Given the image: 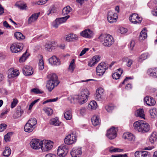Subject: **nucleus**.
Returning <instances> with one entry per match:
<instances>
[{
	"label": "nucleus",
	"mask_w": 157,
	"mask_h": 157,
	"mask_svg": "<svg viewBox=\"0 0 157 157\" xmlns=\"http://www.w3.org/2000/svg\"><path fill=\"white\" fill-rule=\"evenodd\" d=\"M89 92L87 89L82 90L78 95H75L71 98L73 100L75 99L77 100L78 102L80 104H82L87 102L88 99V95Z\"/></svg>",
	"instance_id": "obj_1"
},
{
	"label": "nucleus",
	"mask_w": 157,
	"mask_h": 157,
	"mask_svg": "<svg viewBox=\"0 0 157 157\" xmlns=\"http://www.w3.org/2000/svg\"><path fill=\"white\" fill-rule=\"evenodd\" d=\"M100 41L105 46L109 47L114 43L113 37L108 34H101L98 37Z\"/></svg>",
	"instance_id": "obj_2"
},
{
	"label": "nucleus",
	"mask_w": 157,
	"mask_h": 157,
	"mask_svg": "<svg viewBox=\"0 0 157 157\" xmlns=\"http://www.w3.org/2000/svg\"><path fill=\"white\" fill-rule=\"evenodd\" d=\"M50 78L49 80L47 82L46 86L49 91H51L55 87L57 86L59 82L58 77L55 74H52L50 75Z\"/></svg>",
	"instance_id": "obj_3"
},
{
	"label": "nucleus",
	"mask_w": 157,
	"mask_h": 157,
	"mask_svg": "<svg viewBox=\"0 0 157 157\" xmlns=\"http://www.w3.org/2000/svg\"><path fill=\"white\" fill-rule=\"evenodd\" d=\"M76 140L77 137L75 136V133L73 132L66 137L64 141L65 144L70 145L74 144L76 142Z\"/></svg>",
	"instance_id": "obj_4"
},
{
	"label": "nucleus",
	"mask_w": 157,
	"mask_h": 157,
	"mask_svg": "<svg viewBox=\"0 0 157 157\" xmlns=\"http://www.w3.org/2000/svg\"><path fill=\"white\" fill-rule=\"evenodd\" d=\"M108 68V66L105 62L100 63L96 68L97 75L99 76L102 75Z\"/></svg>",
	"instance_id": "obj_5"
},
{
	"label": "nucleus",
	"mask_w": 157,
	"mask_h": 157,
	"mask_svg": "<svg viewBox=\"0 0 157 157\" xmlns=\"http://www.w3.org/2000/svg\"><path fill=\"white\" fill-rule=\"evenodd\" d=\"M22 43H14L10 47V49L12 52L17 53L20 52L23 48Z\"/></svg>",
	"instance_id": "obj_6"
},
{
	"label": "nucleus",
	"mask_w": 157,
	"mask_h": 157,
	"mask_svg": "<svg viewBox=\"0 0 157 157\" xmlns=\"http://www.w3.org/2000/svg\"><path fill=\"white\" fill-rule=\"evenodd\" d=\"M53 142L50 140L42 141L41 149L43 151L50 150L52 147Z\"/></svg>",
	"instance_id": "obj_7"
},
{
	"label": "nucleus",
	"mask_w": 157,
	"mask_h": 157,
	"mask_svg": "<svg viewBox=\"0 0 157 157\" xmlns=\"http://www.w3.org/2000/svg\"><path fill=\"white\" fill-rule=\"evenodd\" d=\"M129 19L132 23L136 24H140L142 20V18L139 17L138 14L135 13L132 14Z\"/></svg>",
	"instance_id": "obj_8"
},
{
	"label": "nucleus",
	"mask_w": 157,
	"mask_h": 157,
	"mask_svg": "<svg viewBox=\"0 0 157 157\" xmlns=\"http://www.w3.org/2000/svg\"><path fill=\"white\" fill-rule=\"evenodd\" d=\"M42 141H40L39 139H33L30 142V145L31 147L34 149H38L41 148Z\"/></svg>",
	"instance_id": "obj_9"
},
{
	"label": "nucleus",
	"mask_w": 157,
	"mask_h": 157,
	"mask_svg": "<svg viewBox=\"0 0 157 157\" xmlns=\"http://www.w3.org/2000/svg\"><path fill=\"white\" fill-rule=\"evenodd\" d=\"M68 151L67 146H60L57 150V154L59 157H64L67 155Z\"/></svg>",
	"instance_id": "obj_10"
},
{
	"label": "nucleus",
	"mask_w": 157,
	"mask_h": 157,
	"mask_svg": "<svg viewBox=\"0 0 157 157\" xmlns=\"http://www.w3.org/2000/svg\"><path fill=\"white\" fill-rule=\"evenodd\" d=\"M107 16L108 21L111 23L116 22L118 18L117 14L111 11L109 12Z\"/></svg>",
	"instance_id": "obj_11"
},
{
	"label": "nucleus",
	"mask_w": 157,
	"mask_h": 157,
	"mask_svg": "<svg viewBox=\"0 0 157 157\" xmlns=\"http://www.w3.org/2000/svg\"><path fill=\"white\" fill-rule=\"evenodd\" d=\"M70 153L72 157H80L82 154V148L74 147L72 149Z\"/></svg>",
	"instance_id": "obj_12"
},
{
	"label": "nucleus",
	"mask_w": 157,
	"mask_h": 157,
	"mask_svg": "<svg viewBox=\"0 0 157 157\" xmlns=\"http://www.w3.org/2000/svg\"><path fill=\"white\" fill-rule=\"evenodd\" d=\"M106 135L110 139H114L117 136L116 129L114 128H111L107 131Z\"/></svg>",
	"instance_id": "obj_13"
},
{
	"label": "nucleus",
	"mask_w": 157,
	"mask_h": 157,
	"mask_svg": "<svg viewBox=\"0 0 157 157\" xmlns=\"http://www.w3.org/2000/svg\"><path fill=\"white\" fill-rule=\"evenodd\" d=\"M32 67L28 66H26L22 69V71L24 75L29 76L33 73Z\"/></svg>",
	"instance_id": "obj_14"
},
{
	"label": "nucleus",
	"mask_w": 157,
	"mask_h": 157,
	"mask_svg": "<svg viewBox=\"0 0 157 157\" xmlns=\"http://www.w3.org/2000/svg\"><path fill=\"white\" fill-rule=\"evenodd\" d=\"M144 101L147 105L150 106L154 105L156 103L155 101L152 97L148 96L145 97Z\"/></svg>",
	"instance_id": "obj_15"
},
{
	"label": "nucleus",
	"mask_w": 157,
	"mask_h": 157,
	"mask_svg": "<svg viewBox=\"0 0 157 157\" xmlns=\"http://www.w3.org/2000/svg\"><path fill=\"white\" fill-rule=\"evenodd\" d=\"M48 60L49 63L52 65H59L60 64L59 59L55 56H53L50 58Z\"/></svg>",
	"instance_id": "obj_16"
},
{
	"label": "nucleus",
	"mask_w": 157,
	"mask_h": 157,
	"mask_svg": "<svg viewBox=\"0 0 157 157\" xmlns=\"http://www.w3.org/2000/svg\"><path fill=\"white\" fill-rule=\"evenodd\" d=\"M40 14V12L33 14L28 18V23L29 24H31L32 23L36 21L37 20Z\"/></svg>",
	"instance_id": "obj_17"
},
{
	"label": "nucleus",
	"mask_w": 157,
	"mask_h": 157,
	"mask_svg": "<svg viewBox=\"0 0 157 157\" xmlns=\"http://www.w3.org/2000/svg\"><path fill=\"white\" fill-rule=\"evenodd\" d=\"M135 156V157H150L149 153L146 151H136Z\"/></svg>",
	"instance_id": "obj_18"
},
{
	"label": "nucleus",
	"mask_w": 157,
	"mask_h": 157,
	"mask_svg": "<svg viewBox=\"0 0 157 157\" xmlns=\"http://www.w3.org/2000/svg\"><path fill=\"white\" fill-rule=\"evenodd\" d=\"M104 90L102 88H99L96 90V98L100 101L102 98Z\"/></svg>",
	"instance_id": "obj_19"
},
{
	"label": "nucleus",
	"mask_w": 157,
	"mask_h": 157,
	"mask_svg": "<svg viewBox=\"0 0 157 157\" xmlns=\"http://www.w3.org/2000/svg\"><path fill=\"white\" fill-rule=\"evenodd\" d=\"M149 141L151 144H153L157 141V132H153L149 138Z\"/></svg>",
	"instance_id": "obj_20"
},
{
	"label": "nucleus",
	"mask_w": 157,
	"mask_h": 157,
	"mask_svg": "<svg viewBox=\"0 0 157 157\" xmlns=\"http://www.w3.org/2000/svg\"><path fill=\"white\" fill-rule=\"evenodd\" d=\"M141 129L142 131L140 132H147L150 129V127L148 124L144 121H142Z\"/></svg>",
	"instance_id": "obj_21"
},
{
	"label": "nucleus",
	"mask_w": 157,
	"mask_h": 157,
	"mask_svg": "<svg viewBox=\"0 0 157 157\" xmlns=\"http://www.w3.org/2000/svg\"><path fill=\"white\" fill-rule=\"evenodd\" d=\"M91 121L92 124L95 126L99 125L100 123V120L98 116H94L92 118Z\"/></svg>",
	"instance_id": "obj_22"
},
{
	"label": "nucleus",
	"mask_w": 157,
	"mask_h": 157,
	"mask_svg": "<svg viewBox=\"0 0 157 157\" xmlns=\"http://www.w3.org/2000/svg\"><path fill=\"white\" fill-rule=\"evenodd\" d=\"M92 32L89 29H86L80 33L81 35L86 37H90L92 35Z\"/></svg>",
	"instance_id": "obj_23"
},
{
	"label": "nucleus",
	"mask_w": 157,
	"mask_h": 157,
	"mask_svg": "<svg viewBox=\"0 0 157 157\" xmlns=\"http://www.w3.org/2000/svg\"><path fill=\"white\" fill-rule=\"evenodd\" d=\"M77 39V36L74 34H69L66 37V40L68 42L74 41Z\"/></svg>",
	"instance_id": "obj_24"
},
{
	"label": "nucleus",
	"mask_w": 157,
	"mask_h": 157,
	"mask_svg": "<svg viewBox=\"0 0 157 157\" xmlns=\"http://www.w3.org/2000/svg\"><path fill=\"white\" fill-rule=\"evenodd\" d=\"M142 121H136L133 124V126L134 129L140 132L142 131V130L141 129V126L142 125Z\"/></svg>",
	"instance_id": "obj_25"
},
{
	"label": "nucleus",
	"mask_w": 157,
	"mask_h": 157,
	"mask_svg": "<svg viewBox=\"0 0 157 157\" xmlns=\"http://www.w3.org/2000/svg\"><path fill=\"white\" fill-rule=\"evenodd\" d=\"M23 113V111L21 109L20 106H17L16 109V113L13 116L14 118H17L21 117Z\"/></svg>",
	"instance_id": "obj_26"
},
{
	"label": "nucleus",
	"mask_w": 157,
	"mask_h": 157,
	"mask_svg": "<svg viewBox=\"0 0 157 157\" xmlns=\"http://www.w3.org/2000/svg\"><path fill=\"white\" fill-rule=\"evenodd\" d=\"M123 137L130 141H134L135 139V136L132 134L129 133H126L124 134Z\"/></svg>",
	"instance_id": "obj_27"
},
{
	"label": "nucleus",
	"mask_w": 157,
	"mask_h": 157,
	"mask_svg": "<svg viewBox=\"0 0 157 157\" xmlns=\"http://www.w3.org/2000/svg\"><path fill=\"white\" fill-rule=\"evenodd\" d=\"M147 73L151 76L157 78V68L153 69H149L147 71Z\"/></svg>",
	"instance_id": "obj_28"
},
{
	"label": "nucleus",
	"mask_w": 157,
	"mask_h": 157,
	"mask_svg": "<svg viewBox=\"0 0 157 157\" xmlns=\"http://www.w3.org/2000/svg\"><path fill=\"white\" fill-rule=\"evenodd\" d=\"M135 115L137 117H139L145 119L144 111L143 109H139L137 110L135 113Z\"/></svg>",
	"instance_id": "obj_29"
},
{
	"label": "nucleus",
	"mask_w": 157,
	"mask_h": 157,
	"mask_svg": "<svg viewBox=\"0 0 157 157\" xmlns=\"http://www.w3.org/2000/svg\"><path fill=\"white\" fill-rule=\"evenodd\" d=\"M147 36L146 29V28H144L140 33L139 37V40H144L147 38Z\"/></svg>",
	"instance_id": "obj_30"
},
{
	"label": "nucleus",
	"mask_w": 157,
	"mask_h": 157,
	"mask_svg": "<svg viewBox=\"0 0 157 157\" xmlns=\"http://www.w3.org/2000/svg\"><path fill=\"white\" fill-rule=\"evenodd\" d=\"M72 10L71 8L69 6H67L64 8L62 10V14L63 16L67 15Z\"/></svg>",
	"instance_id": "obj_31"
},
{
	"label": "nucleus",
	"mask_w": 157,
	"mask_h": 157,
	"mask_svg": "<svg viewBox=\"0 0 157 157\" xmlns=\"http://www.w3.org/2000/svg\"><path fill=\"white\" fill-rule=\"evenodd\" d=\"M34 129V128L32 127L31 125L27 122L24 126V131L27 132H31Z\"/></svg>",
	"instance_id": "obj_32"
},
{
	"label": "nucleus",
	"mask_w": 157,
	"mask_h": 157,
	"mask_svg": "<svg viewBox=\"0 0 157 157\" xmlns=\"http://www.w3.org/2000/svg\"><path fill=\"white\" fill-rule=\"evenodd\" d=\"M108 149L109 152L111 153L113 152H122L123 151V149L115 148L113 146L109 147Z\"/></svg>",
	"instance_id": "obj_33"
},
{
	"label": "nucleus",
	"mask_w": 157,
	"mask_h": 157,
	"mask_svg": "<svg viewBox=\"0 0 157 157\" xmlns=\"http://www.w3.org/2000/svg\"><path fill=\"white\" fill-rule=\"evenodd\" d=\"M50 124L55 126H59L60 124V122L59 121L58 118L56 117L52 119L50 121Z\"/></svg>",
	"instance_id": "obj_34"
},
{
	"label": "nucleus",
	"mask_w": 157,
	"mask_h": 157,
	"mask_svg": "<svg viewBox=\"0 0 157 157\" xmlns=\"http://www.w3.org/2000/svg\"><path fill=\"white\" fill-rule=\"evenodd\" d=\"M117 70L118 71H120V74L117 72H115L113 73L112 75L113 78L114 79L116 80L119 79L120 78L121 75L123 72V70L121 68H119Z\"/></svg>",
	"instance_id": "obj_35"
},
{
	"label": "nucleus",
	"mask_w": 157,
	"mask_h": 157,
	"mask_svg": "<svg viewBox=\"0 0 157 157\" xmlns=\"http://www.w3.org/2000/svg\"><path fill=\"white\" fill-rule=\"evenodd\" d=\"M19 73L18 71L13 70L8 75V77L9 78H14L18 76L19 75Z\"/></svg>",
	"instance_id": "obj_36"
},
{
	"label": "nucleus",
	"mask_w": 157,
	"mask_h": 157,
	"mask_svg": "<svg viewBox=\"0 0 157 157\" xmlns=\"http://www.w3.org/2000/svg\"><path fill=\"white\" fill-rule=\"evenodd\" d=\"M97 107V103L94 101H91L88 105V108L89 109H95Z\"/></svg>",
	"instance_id": "obj_37"
},
{
	"label": "nucleus",
	"mask_w": 157,
	"mask_h": 157,
	"mask_svg": "<svg viewBox=\"0 0 157 157\" xmlns=\"http://www.w3.org/2000/svg\"><path fill=\"white\" fill-rule=\"evenodd\" d=\"M149 112L152 118H155L157 116V109L155 108L150 109L149 110Z\"/></svg>",
	"instance_id": "obj_38"
},
{
	"label": "nucleus",
	"mask_w": 157,
	"mask_h": 157,
	"mask_svg": "<svg viewBox=\"0 0 157 157\" xmlns=\"http://www.w3.org/2000/svg\"><path fill=\"white\" fill-rule=\"evenodd\" d=\"M27 122L30 124L32 127H33L35 128V125L37 124V120L36 118H33L29 119Z\"/></svg>",
	"instance_id": "obj_39"
},
{
	"label": "nucleus",
	"mask_w": 157,
	"mask_h": 157,
	"mask_svg": "<svg viewBox=\"0 0 157 157\" xmlns=\"http://www.w3.org/2000/svg\"><path fill=\"white\" fill-rule=\"evenodd\" d=\"M64 118L67 120H70L72 118V115L70 110H67L64 113Z\"/></svg>",
	"instance_id": "obj_40"
},
{
	"label": "nucleus",
	"mask_w": 157,
	"mask_h": 157,
	"mask_svg": "<svg viewBox=\"0 0 157 157\" xmlns=\"http://www.w3.org/2000/svg\"><path fill=\"white\" fill-rule=\"evenodd\" d=\"M29 56V54H27V51L26 50L25 52L23 54L22 56L19 59V62L21 63L25 61Z\"/></svg>",
	"instance_id": "obj_41"
},
{
	"label": "nucleus",
	"mask_w": 157,
	"mask_h": 157,
	"mask_svg": "<svg viewBox=\"0 0 157 157\" xmlns=\"http://www.w3.org/2000/svg\"><path fill=\"white\" fill-rule=\"evenodd\" d=\"M14 36L18 40L24 39L25 36L21 33L19 32H16L14 34Z\"/></svg>",
	"instance_id": "obj_42"
},
{
	"label": "nucleus",
	"mask_w": 157,
	"mask_h": 157,
	"mask_svg": "<svg viewBox=\"0 0 157 157\" xmlns=\"http://www.w3.org/2000/svg\"><path fill=\"white\" fill-rule=\"evenodd\" d=\"M74 59H73L71 61L70 64L69 65L68 69L71 72H72L75 68V63Z\"/></svg>",
	"instance_id": "obj_43"
},
{
	"label": "nucleus",
	"mask_w": 157,
	"mask_h": 157,
	"mask_svg": "<svg viewBox=\"0 0 157 157\" xmlns=\"http://www.w3.org/2000/svg\"><path fill=\"white\" fill-rule=\"evenodd\" d=\"M69 17L70 16L69 15H67L64 17L57 18V19L58 20V21L61 24L66 21L69 18Z\"/></svg>",
	"instance_id": "obj_44"
},
{
	"label": "nucleus",
	"mask_w": 157,
	"mask_h": 157,
	"mask_svg": "<svg viewBox=\"0 0 157 157\" xmlns=\"http://www.w3.org/2000/svg\"><path fill=\"white\" fill-rule=\"evenodd\" d=\"M11 151L10 148L8 147H6L3 152V155L4 156L8 157L11 154Z\"/></svg>",
	"instance_id": "obj_45"
},
{
	"label": "nucleus",
	"mask_w": 157,
	"mask_h": 157,
	"mask_svg": "<svg viewBox=\"0 0 157 157\" xmlns=\"http://www.w3.org/2000/svg\"><path fill=\"white\" fill-rule=\"evenodd\" d=\"M46 49L48 51L50 52L54 48V46L52 45V43L49 42L45 46Z\"/></svg>",
	"instance_id": "obj_46"
},
{
	"label": "nucleus",
	"mask_w": 157,
	"mask_h": 157,
	"mask_svg": "<svg viewBox=\"0 0 157 157\" xmlns=\"http://www.w3.org/2000/svg\"><path fill=\"white\" fill-rule=\"evenodd\" d=\"M43 57L39 59V69L40 70H42L44 68V63L43 59Z\"/></svg>",
	"instance_id": "obj_47"
},
{
	"label": "nucleus",
	"mask_w": 157,
	"mask_h": 157,
	"mask_svg": "<svg viewBox=\"0 0 157 157\" xmlns=\"http://www.w3.org/2000/svg\"><path fill=\"white\" fill-rule=\"evenodd\" d=\"M45 113L48 116L51 115L53 113V110L50 108H46L44 109Z\"/></svg>",
	"instance_id": "obj_48"
},
{
	"label": "nucleus",
	"mask_w": 157,
	"mask_h": 157,
	"mask_svg": "<svg viewBox=\"0 0 157 157\" xmlns=\"http://www.w3.org/2000/svg\"><path fill=\"white\" fill-rule=\"evenodd\" d=\"M105 108L107 112H111L113 109L114 107L111 105H108L105 107Z\"/></svg>",
	"instance_id": "obj_49"
},
{
	"label": "nucleus",
	"mask_w": 157,
	"mask_h": 157,
	"mask_svg": "<svg viewBox=\"0 0 157 157\" xmlns=\"http://www.w3.org/2000/svg\"><path fill=\"white\" fill-rule=\"evenodd\" d=\"M12 134V133L9 132L7 133L5 136L4 139L6 142L9 141H10V135Z\"/></svg>",
	"instance_id": "obj_50"
},
{
	"label": "nucleus",
	"mask_w": 157,
	"mask_h": 157,
	"mask_svg": "<svg viewBox=\"0 0 157 157\" xmlns=\"http://www.w3.org/2000/svg\"><path fill=\"white\" fill-rule=\"evenodd\" d=\"M18 102V100L16 99H14L13 101L11 104V108H13L14 107Z\"/></svg>",
	"instance_id": "obj_51"
},
{
	"label": "nucleus",
	"mask_w": 157,
	"mask_h": 157,
	"mask_svg": "<svg viewBox=\"0 0 157 157\" xmlns=\"http://www.w3.org/2000/svg\"><path fill=\"white\" fill-rule=\"evenodd\" d=\"M31 91L32 92H33L35 94H42L43 93V91H40L39 89L37 88L32 89Z\"/></svg>",
	"instance_id": "obj_52"
},
{
	"label": "nucleus",
	"mask_w": 157,
	"mask_h": 157,
	"mask_svg": "<svg viewBox=\"0 0 157 157\" xmlns=\"http://www.w3.org/2000/svg\"><path fill=\"white\" fill-rule=\"evenodd\" d=\"M125 60L127 62L126 65L128 67H130L132 63L133 60L128 58L126 59Z\"/></svg>",
	"instance_id": "obj_53"
},
{
	"label": "nucleus",
	"mask_w": 157,
	"mask_h": 157,
	"mask_svg": "<svg viewBox=\"0 0 157 157\" xmlns=\"http://www.w3.org/2000/svg\"><path fill=\"white\" fill-rule=\"evenodd\" d=\"M100 57L98 56H96L93 57L92 59L96 63H97L100 60Z\"/></svg>",
	"instance_id": "obj_54"
},
{
	"label": "nucleus",
	"mask_w": 157,
	"mask_h": 157,
	"mask_svg": "<svg viewBox=\"0 0 157 157\" xmlns=\"http://www.w3.org/2000/svg\"><path fill=\"white\" fill-rule=\"evenodd\" d=\"M147 53H145L142 54L139 57L140 59L142 60L145 59L147 58Z\"/></svg>",
	"instance_id": "obj_55"
},
{
	"label": "nucleus",
	"mask_w": 157,
	"mask_h": 157,
	"mask_svg": "<svg viewBox=\"0 0 157 157\" xmlns=\"http://www.w3.org/2000/svg\"><path fill=\"white\" fill-rule=\"evenodd\" d=\"M60 24L58 21V20L57 19H56L55 21L53 23V26L56 28H57Z\"/></svg>",
	"instance_id": "obj_56"
},
{
	"label": "nucleus",
	"mask_w": 157,
	"mask_h": 157,
	"mask_svg": "<svg viewBox=\"0 0 157 157\" xmlns=\"http://www.w3.org/2000/svg\"><path fill=\"white\" fill-rule=\"evenodd\" d=\"M7 125L5 124H2L0 125V132H2L6 129L7 127Z\"/></svg>",
	"instance_id": "obj_57"
},
{
	"label": "nucleus",
	"mask_w": 157,
	"mask_h": 157,
	"mask_svg": "<svg viewBox=\"0 0 157 157\" xmlns=\"http://www.w3.org/2000/svg\"><path fill=\"white\" fill-rule=\"evenodd\" d=\"M112 157H127V155L126 154H125L123 155L121 154H117L115 155H112L111 156Z\"/></svg>",
	"instance_id": "obj_58"
},
{
	"label": "nucleus",
	"mask_w": 157,
	"mask_h": 157,
	"mask_svg": "<svg viewBox=\"0 0 157 157\" xmlns=\"http://www.w3.org/2000/svg\"><path fill=\"white\" fill-rule=\"evenodd\" d=\"M46 2V0H42V1H39L35 2V4H37L38 5H42L44 4Z\"/></svg>",
	"instance_id": "obj_59"
},
{
	"label": "nucleus",
	"mask_w": 157,
	"mask_h": 157,
	"mask_svg": "<svg viewBox=\"0 0 157 157\" xmlns=\"http://www.w3.org/2000/svg\"><path fill=\"white\" fill-rule=\"evenodd\" d=\"M49 13H48V15H49L51 13H54L55 11V8L54 6H53L52 7L51 10L48 11Z\"/></svg>",
	"instance_id": "obj_60"
},
{
	"label": "nucleus",
	"mask_w": 157,
	"mask_h": 157,
	"mask_svg": "<svg viewBox=\"0 0 157 157\" xmlns=\"http://www.w3.org/2000/svg\"><path fill=\"white\" fill-rule=\"evenodd\" d=\"M88 50H89V48H84L82 51V52H81L79 56H82L83 55H84L86 53V52L87 51H88Z\"/></svg>",
	"instance_id": "obj_61"
},
{
	"label": "nucleus",
	"mask_w": 157,
	"mask_h": 157,
	"mask_svg": "<svg viewBox=\"0 0 157 157\" xmlns=\"http://www.w3.org/2000/svg\"><path fill=\"white\" fill-rule=\"evenodd\" d=\"M95 64V62L92 59L89 62L88 65L90 67H92Z\"/></svg>",
	"instance_id": "obj_62"
},
{
	"label": "nucleus",
	"mask_w": 157,
	"mask_h": 157,
	"mask_svg": "<svg viewBox=\"0 0 157 157\" xmlns=\"http://www.w3.org/2000/svg\"><path fill=\"white\" fill-rule=\"evenodd\" d=\"M120 32L121 34L125 33L127 32V30L123 27L120 28Z\"/></svg>",
	"instance_id": "obj_63"
},
{
	"label": "nucleus",
	"mask_w": 157,
	"mask_h": 157,
	"mask_svg": "<svg viewBox=\"0 0 157 157\" xmlns=\"http://www.w3.org/2000/svg\"><path fill=\"white\" fill-rule=\"evenodd\" d=\"M45 157H57V156L53 154L49 153L46 155Z\"/></svg>",
	"instance_id": "obj_64"
}]
</instances>
